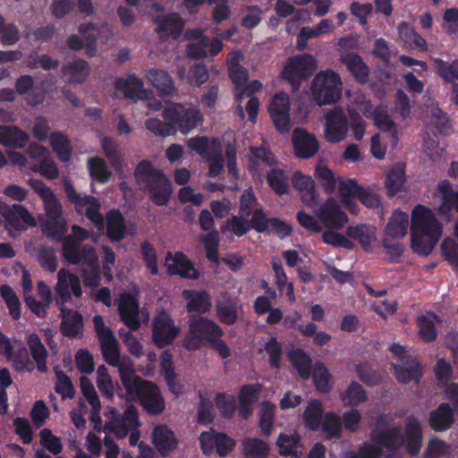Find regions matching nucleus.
I'll return each instance as SVG.
<instances>
[{
  "mask_svg": "<svg viewBox=\"0 0 458 458\" xmlns=\"http://www.w3.org/2000/svg\"><path fill=\"white\" fill-rule=\"evenodd\" d=\"M422 435L420 421L413 417L406 420L405 435L400 436V429L394 427L373 433L370 441L364 443L360 449L361 458H377L386 454L387 458H396L394 453L398 447L405 445L411 454H417L421 447Z\"/></svg>",
  "mask_w": 458,
  "mask_h": 458,
  "instance_id": "obj_1",
  "label": "nucleus"
},
{
  "mask_svg": "<svg viewBox=\"0 0 458 458\" xmlns=\"http://www.w3.org/2000/svg\"><path fill=\"white\" fill-rule=\"evenodd\" d=\"M443 233V226L428 207L417 205L411 216V247L419 255L432 252Z\"/></svg>",
  "mask_w": 458,
  "mask_h": 458,
  "instance_id": "obj_2",
  "label": "nucleus"
},
{
  "mask_svg": "<svg viewBox=\"0 0 458 458\" xmlns=\"http://www.w3.org/2000/svg\"><path fill=\"white\" fill-rule=\"evenodd\" d=\"M93 323L105 360L118 369L123 387L131 389L135 373L132 361L127 356L121 357L118 342L100 315L94 316Z\"/></svg>",
  "mask_w": 458,
  "mask_h": 458,
  "instance_id": "obj_3",
  "label": "nucleus"
},
{
  "mask_svg": "<svg viewBox=\"0 0 458 458\" xmlns=\"http://www.w3.org/2000/svg\"><path fill=\"white\" fill-rule=\"evenodd\" d=\"M316 216L327 230L322 234L323 242L335 247H351L350 241L337 231L348 223V217L341 209L337 201L329 198L316 211Z\"/></svg>",
  "mask_w": 458,
  "mask_h": 458,
  "instance_id": "obj_4",
  "label": "nucleus"
},
{
  "mask_svg": "<svg viewBox=\"0 0 458 458\" xmlns=\"http://www.w3.org/2000/svg\"><path fill=\"white\" fill-rule=\"evenodd\" d=\"M63 255L71 264H81L86 286L96 287L100 281L99 262L96 250L90 246L81 249L72 236H67L63 243Z\"/></svg>",
  "mask_w": 458,
  "mask_h": 458,
  "instance_id": "obj_5",
  "label": "nucleus"
},
{
  "mask_svg": "<svg viewBox=\"0 0 458 458\" xmlns=\"http://www.w3.org/2000/svg\"><path fill=\"white\" fill-rule=\"evenodd\" d=\"M29 183L44 203L47 216V221L42 225L44 233L50 236L61 237L65 232L67 223L62 216L63 208L59 199L42 181L30 179Z\"/></svg>",
  "mask_w": 458,
  "mask_h": 458,
  "instance_id": "obj_6",
  "label": "nucleus"
},
{
  "mask_svg": "<svg viewBox=\"0 0 458 458\" xmlns=\"http://www.w3.org/2000/svg\"><path fill=\"white\" fill-rule=\"evenodd\" d=\"M135 177L157 205L167 204L172 194V185L163 173L154 168L149 162L142 161L135 170Z\"/></svg>",
  "mask_w": 458,
  "mask_h": 458,
  "instance_id": "obj_7",
  "label": "nucleus"
},
{
  "mask_svg": "<svg viewBox=\"0 0 458 458\" xmlns=\"http://www.w3.org/2000/svg\"><path fill=\"white\" fill-rule=\"evenodd\" d=\"M342 92V79L332 70L319 72L312 80L310 89V98L320 106L338 102Z\"/></svg>",
  "mask_w": 458,
  "mask_h": 458,
  "instance_id": "obj_8",
  "label": "nucleus"
},
{
  "mask_svg": "<svg viewBox=\"0 0 458 458\" xmlns=\"http://www.w3.org/2000/svg\"><path fill=\"white\" fill-rule=\"evenodd\" d=\"M105 418V429L114 433L118 438H123L131 432L130 445H136L140 444V434L138 430L140 422L137 411L132 406L128 407L123 416L119 414L116 409L107 408Z\"/></svg>",
  "mask_w": 458,
  "mask_h": 458,
  "instance_id": "obj_9",
  "label": "nucleus"
},
{
  "mask_svg": "<svg viewBox=\"0 0 458 458\" xmlns=\"http://www.w3.org/2000/svg\"><path fill=\"white\" fill-rule=\"evenodd\" d=\"M163 118L172 123L174 133L180 131L183 134L190 133L203 121L198 106L192 104H173L164 110Z\"/></svg>",
  "mask_w": 458,
  "mask_h": 458,
  "instance_id": "obj_10",
  "label": "nucleus"
},
{
  "mask_svg": "<svg viewBox=\"0 0 458 458\" xmlns=\"http://www.w3.org/2000/svg\"><path fill=\"white\" fill-rule=\"evenodd\" d=\"M116 302L121 320L131 330H138L142 323L148 321V310L140 307L138 290L132 289L121 293Z\"/></svg>",
  "mask_w": 458,
  "mask_h": 458,
  "instance_id": "obj_11",
  "label": "nucleus"
},
{
  "mask_svg": "<svg viewBox=\"0 0 458 458\" xmlns=\"http://www.w3.org/2000/svg\"><path fill=\"white\" fill-rule=\"evenodd\" d=\"M133 377L134 380H132L131 389L124 387L127 393V400L139 399L148 413H161L165 409V402L158 388L155 385L140 379L135 373H133Z\"/></svg>",
  "mask_w": 458,
  "mask_h": 458,
  "instance_id": "obj_12",
  "label": "nucleus"
},
{
  "mask_svg": "<svg viewBox=\"0 0 458 458\" xmlns=\"http://www.w3.org/2000/svg\"><path fill=\"white\" fill-rule=\"evenodd\" d=\"M64 187L68 199L72 202L79 213H85L88 219L96 226L97 229L103 231L105 222L103 216L99 212L100 203L98 200L87 195L78 194L72 184L66 179L64 180Z\"/></svg>",
  "mask_w": 458,
  "mask_h": 458,
  "instance_id": "obj_13",
  "label": "nucleus"
},
{
  "mask_svg": "<svg viewBox=\"0 0 458 458\" xmlns=\"http://www.w3.org/2000/svg\"><path fill=\"white\" fill-rule=\"evenodd\" d=\"M360 112L367 117L373 120L375 126L385 133H389L391 141H398V129L395 123L388 114V108L385 105L374 106L370 101L366 100L364 97L357 103Z\"/></svg>",
  "mask_w": 458,
  "mask_h": 458,
  "instance_id": "obj_14",
  "label": "nucleus"
},
{
  "mask_svg": "<svg viewBox=\"0 0 458 458\" xmlns=\"http://www.w3.org/2000/svg\"><path fill=\"white\" fill-rule=\"evenodd\" d=\"M349 119L344 109L334 107L324 114L323 137L331 144L344 141L348 137Z\"/></svg>",
  "mask_w": 458,
  "mask_h": 458,
  "instance_id": "obj_15",
  "label": "nucleus"
},
{
  "mask_svg": "<svg viewBox=\"0 0 458 458\" xmlns=\"http://www.w3.org/2000/svg\"><path fill=\"white\" fill-rule=\"evenodd\" d=\"M0 214L4 218V228L12 237H15L17 233L25 230L28 226L37 225L36 218L21 205L9 206L0 200Z\"/></svg>",
  "mask_w": 458,
  "mask_h": 458,
  "instance_id": "obj_16",
  "label": "nucleus"
},
{
  "mask_svg": "<svg viewBox=\"0 0 458 458\" xmlns=\"http://www.w3.org/2000/svg\"><path fill=\"white\" fill-rule=\"evenodd\" d=\"M180 333V326L175 324L167 311L159 310L154 316L152 320V340L157 347L164 348L172 344Z\"/></svg>",
  "mask_w": 458,
  "mask_h": 458,
  "instance_id": "obj_17",
  "label": "nucleus"
},
{
  "mask_svg": "<svg viewBox=\"0 0 458 458\" xmlns=\"http://www.w3.org/2000/svg\"><path fill=\"white\" fill-rule=\"evenodd\" d=\"M317 69L316 59L310 55L292 57L282 72V77L289 81L294 91L300 88V81L310 76Z\"/></svg>",
  "mask_w": 458,
  "mask_h": 458,
  "instance_id": "obj_18",
  "label": "nucleus"
},
{
  "mask_svg": "<svg viewBox=\"0 0 458 458\" xmlns=\"http://www.w3.org/2000/svg\"><path fill=\"white\" fill-rule=\"evenodd\" d=\"M390 350L402 362V365H394L398 380L403 383H418L422 376V369L417 360L408 355L406 348L398 344H392Z\"/></svg>",
  "mask_w": 458,
  "mask_h": 458,
  "instance_id": "obj_19",
  "label": "nucleus"
},
{
  "mask_svg": "<svg viewBox=\"0 0 458 458\" xmlns=\"http://www.w3.org/2000/svg\"><path fill=\"white\" fill-rule=\"evenodd\" d=\"M290 98L284 92L275 94L267 106L270 117L281 133L290 131Z\"/></svg>",
  "mask_w": 458,
  "mask_h": 458,
  "instance_id": "obj_20",
  "label": "nucleus"
},
{
  "mask_svg": "<svg viewBox=\"0 0 458 458\" xmlns=\"http://www.w3.org/2000/svg\"><path fill=\"white\" fill-rule=\"evenodd\" d=\"M0 352L19 369H28L31 365L27 349L22 343L14 340L13 343L2 332H0Z\"/></svg>",
  "mask_w": 458,
  "mask_h": 458,
  "instance_id": "obj_21",
  "label": "nucleus"
},
{
  "mask_svg": "<svg viewBox=\"0 0 458 458\" xmlns=\"http://www.w3.org/2000/svg\"><path fill=\"white\" fill-rule=\"evenodd\" d=\"M55 290L57 294L56 302L62 304L71 300V293L77 298L82 294L80 278L65 269L59 270Z\"/></svg>",
  "mask_w": 458,
  "mask_h": 458,
  "instance_id": "obj_22",
  "label": "nucleus"
},
{
  "mask_svg": "<svg viewBox=\"0 0 458 458\" xmlns=\"http://www.w3.org/2000/svg\"><path fill=\"white\" fill-rule=\"evenodd\" d=\"M242 58L243 56L241 52H232L227 56L229 76L235 86V95L239 101L245 95V88L248 81L247 71L241 65Z\"/></svg>",
  "mask_w": 458,
  "mask_h": 458,
  "instance_id": "obj_23",
  "label": "nucleus"
},
{
  "mask_svg": "<svg viewBox=\"0 0 458 458\" xmlns=\"http://www.w3.org/2000/svg\"><path fill=\"white\" fill-rule=\"evenodd\" d=\"M165 267L170 275L184 278L197 279L199 272L191 261L182 252H168L165 259Z\"/></svg>",
  "mask_w": 458,
  "mask_h": 458,
  "instance_id": "obj_24",
  "label": "nucleus"
},
{
  "mask_svg": "<svg viewBox=\"0 0 458 458\" xmlns=\"http://www.w3.org/2000/svg\"><path fill=\"white\" fill-rule=\"evenodd\" d=\"M292 183L294 189L301 193V200L304 206L314 208L318 203L319 195L310 175L296 171L292 176Z\"/></svg>",
  "mask_w": 458,
  "mask_h": 458,
  "instance_id": "obj_25",
  "label": "nucleus"
},
{
  "mask_svg": "<svg viewBox=\"0 0 458 458\" xmlns=\"http://www.w3.org/2000/svg\"><path fill=\"white\" fill-rule=\"evenodd\" d=\"M114 89L117 93L131 99L148 100L152 94L150 90L144 89L141 80L134 75L117 78L114 81Z\"/></svg>",
  "mask_w": 458,
  "mask_h": 458,
  "instance_id": "obj_26",
  "label": "nucleus"
},
{
  "mask_svg": "<svg viewBox=\"0 0 458 458\" xmlns=\"http://www.w3.org/2000/svg\"><path fill=\"white\" fill-rule=\"evenodd\" d=\"M293 145L295 155L305 159L315 156L320 146L317 137L303 129L294 130Z\"/></svg>",
  "mask_w": 458,
  "mask_h": 458,
  "instance_id": "obj_27",
  "label": "nucleus"
},
{
  "mask_svg": "<svg viewBox=\"0 0 458 458\" xmlns=\"http://www.w3.org/2000/svg\"><path fill=\"white\" fill-rule=\"evenodd\" d=\"M337 188L341 201L344 207L351 213L357 214L359 205L356 199H358L362 187L354 179L342 177L337 184Z\"/></svg>",
  "mask_w": 458,
  "mask_h": 458,
  "instance_id": "obj_28",
  "label": "nucleus"
},
{
  "mask_svg": "<svg viewBox=\"0 0 458 458\" xmlns=\"http://www.w3.org/2000/svg\"><path fill=\"white\" fill-rule=\"evenodd\" d=\"M79 30L85 37L86 52L90 56L97 53L96 33L103 43H106L113 37L112 29L108 25L96 28L92 23H85L80 26Z\"/></svg>",
  "mask_w": 458,
  "mask_h": 458,
  "instance_id": "obj_29",
  "label": "nucleus"
},
{
  "mask_svg": "<svg viewBox=\"0 0 458 458\" xmlns=\"http://www.w3.org/2000/svg\"><path fill=\"white\" fill-rule=\"evenodd\" d=\"M152 444L162 456H168L178 445L174 433L165 425H157L152 432Z\"/></svg>",
  "mask_w": 458,
  "mask_h": 458,
  "instance_id": "obj_30",
  "label": "nucleus"
},
{
  "mask_svg": "<svg viewBox=\"0 0 458 458\" xmlns=\"http://www.w3.org/2000/svg\"><path fill=\"white\" fill-rule=\"evenodd\" d=\"M276 445L280 455L290 458H301L303 454L300 436L296 431H285L279 434Z\"/></svg>",
  "mask_w": 458,
  "mask_h": 458,
  "instance_id": "obj_31",
  "label": "nucleus"
},
{
  "mask_svg": "<svg viewBox=\"0 0 458 458\" xmlns=\"http://www.w3.org/2000/svg\"><path fill=\"white\" fill-rule=\"evenodd\" d=\"M398 34L399 39L405 48L418 49L422 52L428 50V43L426 39L406 22L399 24Z\"/></svg>",
  "mask_w": 458,
  "mask_h": 458,
  "instance_id": "obj_32",
  "label": "nucleus"
},
{
  "mask_svg": "<svg viewBox=\"0 0 458 458\" xmlns=\"http://www.w3.org/2000/svg\"><path fill=\"white\" fill-rule=\"evenodd\" d=\"M454 408H450L449 404L443 403L439 407L429 415V425L435 431L447 430L454 421Z\"/></svg>",
  "mask_w": 458,
  "mask_h": 458,
  "instance_id": "obj_33",
  "label": "nucleus"
},
{
  "mask_svg": "<svg viewBox=\"0 0 458 458\" xmlns=\"http://www.w3.org/2000/svg\"><path fill=\"white\" fill-rule=\"evenodd\" d=\"M314 176L327 193H333L342 177L329 168L327 161L319 159L315 166Z\"/></svg>",
  "mask_w": 458,
  "mask_h": 458,
  "instance_id": "obj_34",
  "label": "nucleus"
},
{
  "mask_svg": "<svg viewBox=\"0 0 458 458\" xmlns=\"http://www.w3.org/2000/svg\"><path fill=\"white\" fill-rule=\"evenodd\" d=\"M182 295L187 301L186 307L189 312L205 313L211 307L210 297L206 291L184 290Z\"/></svg>",
  "mask_w": 458,
  "mask_h": 458,
  "instance_id": "obj_35",
  "label": "nucleus"
},
{
  "mask_svg": "<svg viewBox=\"0 0 458 458\" xmlns=\"http://www.w3.org/2000/svg\"><path fill=\"white\" fill-rule=\"evenodd\" d=\"M26 342L38 369L46 372L47 370V359L48 353L40 337L36 333H29Z\"/></svg>",
  "mask_w": 458,
  "mask_h": 458,
  "instance_id": "obj_36",
  "label": "nucleus"
},
{
  "mask_svg": "<svg viewBox=\"0 0 458 458\" xmlns=\"http://www.w3.org/2000/svg\"><path fill=\"white\" fill-rule=\"evenodd\" d=\"M437 195L443 202L438 208L439 213L449 219V212L452 208L458 211V192L453 191L447 181H442L437 186Z\"/></svg>",
  "mask_w": 458,
  "mask_h": 458,
  "instance_id": "obj_37",
  "label": "nucleus"
},
{
  "mask_svg": "<svg viewBox=\"0 0 458 458\" xmlns=\"http://www.w3.org/2000/svg\"><path fill=\"white\" fill-rule=\"evenodd\" d=\"M154 20L157 23V32L162 38L170 35L176 37L180 34L183 27V21L175 13L157 16Z\"/></svg>",
  "mask_w": 458,
  "mask_h": 458,
  "instance_id": "obj_38",
  "label": "nucleus"
},
{
  "mask_svg": "<svg viewBox=\"0 0 458 458\" xmlns=\"http://www.w3.org/2000/svg\"><path fill=\"white\" fill-rule=\"evenodd\" d=\"M217 316L221 321L233 324L238 318L237 302L227 293H222L216 301Z\"/></svg>",
  "mask_w": 458,
  "mask_h": 458,
  "instance_id": "obj_39",
  "label": "nucleus"
},
{
  "mask_svg": "<svg viewBox=\"0 0 458 458\" xmlns=\"http://www.w3.org/2000/svg\"><path fill=\"white\" fill-rule=\"evenodd\" d=\"M192 326L195 327V330L199 336L209 342L215 337L221 336L223 334L219 326L206 318L191 316L189 319V327L192 328Z\"/></svg>",
  "mask_w": 458,
  "mask_h": 458,
  "instance_id": "obj_40",
  "label": "nucleus"
},
{
  "mask_svg": "<svg viewBox=\"0 0 458 458\" xmlns=\"http://www.w3.org/2000/svg\"><path fill=\"white\" fill-rule=\"evenodd\" d=\"M347 234L349 237L358 240L360 245L367 250L377 244L376 230L372 226L364 225L349 226Z\"/></svg>",
  "mask_w": 458,
  "mask_h": 458,
  "instance_id": "obj_41",
  "label": "nucleus"
},
{
  "mask_svg": "<svg viewBox=\"0 0 458 458\" xmlns=\"http://www.w3.org/2000/svg\"><path fill=\"white\" fill-rule=\"evenodd\" d=\"M63 320L61 331L66 336H77L82 330V318L73 310H66L63 306L60 308Z\"/></svg>",
  "mask_w": 458,
  "mask_h": 458,
  "instance_id": "obj_42",
  "label": "nucleus"
},
{
  "mask_svg": "<svg viewBox=\"0 0 458 458\" xmlns=\"http://www.w3.org/2000/svg\"><path fill=\"white\" fill-rule=\"evenodd\" d=\"M406 180L405 168L403 164H396L386 174L385 182L389 196H394L403 190Z\"/></svg>",
  "mask_w": 458,
  "mask_h": 458,
  "instance_id": "obj_43",
  "label": "nucleus"
},
{
  "mask_svg": "<svg viewBox=\"0 0 458 458\" xmlns=\"http://www.w3.org/2000/svg\"><path fill=\"white\" fill-rule=\"evenodd\" d=\"M409 225V216L403 211L395 210L386 228L387 237L400 239L406 235Z\"/></svg>",
  "mask_w": 458,
  "mask_h": 458,
  "instance_id": "obj_44",
  "label": "nucleus"
},
{
  "mask_svg": "<svg viewBox=\"0 0 458 458\" xmlns=\"http://www.w3.org/2000/svg\"><path fill=\"white\" fill-rule=\"evenodd\" d=\"M29 136L16 127L0 125V143L5 147L23 148Z\"/></svg>",
  "mask_w": 458,
  "mask_h": 458,
  "instance_id": "obj_45",
  "label": "nucleus"
},
{
  "mask_svg": "<svg viewBox=\"0 0 458 458\" xmlns=\"http://www.w3.org/2000/svg\"><path fill=\"white\" fill-rule=\"evenodd\" d=\"M440 323L434 313H427L418 317L417 325L420 337L426 342H431L437 337V326Z\"/></svg>",
  "mask_w": 458,
  "mask_h": 458,
  "instance_id": "obj_46",
  "label": "nucleus"
},
{
  "mask_svg": "<svg viewBox=\"0 0 458 458\" xmlns=\"http://www.w3.org/2000/svg\"><path fill=\"white\" fill-rule=\"evenodd\" d=\"M147 80L161 93L169 95L174 91V84L170 74L164 70L150 69L146 73Z\"/></svg>",
  "mask_w": 458,
  "mask_h": 458,
  "instance_id": "obj_47",
  "label": "nucleus"
},
{
  "mask_svg": "<svg viewBox=\"0 0 458 458\" xmlns=\"http://www.w3.org/2000/svg\"><path fill=\"white\" fill-rule=\"evenodd\" d=\"M189 148L198 154L208 157L211 153L219 154L222 152V146L218 139L214 138L208 141L207 137H194L188 140Z\"/></svg>",
  "mask_w": 458,
  "mask_h": 458,
  "instance_id": "obj_48",
  "label": "nucleus"
},
{
  "mask_svg": "<svg viewBox=\"0 0 458 458\" xmlns=\"http://www.w3.org/2000/svg\"><path fill=\"white\" fill-rule=\"evenodd\" d=\"M49 144L59 160L69 162L72 157V148L66 135L59 131H54L49 135Z\"/></svg>",
  "mask_w": 458,
  "mask_h": 458,
  "instance_id": "obj_49",
  "label": "nucleus"
},
{
  "mask_svg": "<svg viewBox=\"0 0 458 458\" xmlns=\"http://www.w3.org/2000/svg\"><path fill=\"white\" fill-rule=\"evenodd\" d=\"M106 234L111 241L117 242L125 235L124 219L120 211L114 209L109 211L106 216Z\"/></svg>",
  "mask_w": 458,
  "mask_h": 458,
  "instance_id": "obj_50",
  "label": "nucleus"
},
{
  "mask_svg": "<svg viewBox=\"0 0 458 458\" xmlns=\"http://www.w3.org/2000/svg\"><path fill=\"white\" fill-rule=\"evenodd\" d=\"M259 392L260 386L258 384L247 385L241 389L239 414L242 418L246 419L251 413V405L258 400Z\"/></svg>",
  "mask_w": 458,
  "mask_h": 458,
  "instance_id": "obj_51",
  "label": "nucleus"
},
{
  "mask_svg": "<svg viewBox=\"0 0 458 458\" xmlns=\"http://www.w3.org/2000/svg\"><path fill=\"white\" fill-rule=\"evenodd\" d=\"M177 76L179 80L185 83L200 85L208 81V72L205 65L196 64L191 66L188 72L182 66L178 67Z\"/></svg>",
  "mask_w": 458,
  "mask_h": 458,
  "instance_id": "obj_52",
  "label": "nucleus"
},
{
  "mask_svg": "<svg viewBox=\"0 0 458 458\" xmlns=\"http://www.w3.org/2000/svg\"><path fill=\"white\" fill-rule=\"evenodd\" d=\"M341 61L347 66L356 81L360 83L368 81L369 69L360 56L355 54H347L341 57Z\"/></svg>",
  "mask_w": 458,
  "mask_h": 458,
  "instance_id": "obj_53",
  "label": "nucleus"
},
{
  "mask_svg": "<svg viewBox=\"0 0 458 458\" xmlns=\"http://www.w3.org/2000/svg\"><path fill=\"white\" fill-rule=\"evenodd\" d=\"M87 168L91 179L100 183H106L112 175L106 161L100 157H91L87 161Z\"/></svg>",
  "mask_w": 458,
  "mask_h": 458,
  "instance_id": "obj_54",
  "label": "nucleus"
},
{
  "mask_svg": "<svg viewBox=\"0 0 458 458\" xmlns=\"http://www.w3.org/2000/svg\"><path fill=\"white\" fill-rule=\"evenodd\" d=\"M242 453L247 458H265L269 454V445L259 438H246L242 442Z\"/></svg>",
  "mask_w": 458,
  "mask_h": 458,
  "instance_id": "obj_55",
  "label": "nucleus"
},
{
  "mask_svg": "<svg viewBox=\"0 0 458 458\" xmlns=\"http://www.w3.org/2000/svg\"><path fill=\"white\" fill-rule=\"evenodd\" d=\"M389 133L378 132L374 134L370 140V152L377 159H383L389 148H394L398 141L393 143Z\"/></svg>",
  "mask_w": 458,
  "mask_h": 458,
  "instance_id": "obj_56",
  "label": "nucleus"
},
{
  "mask_svg": "<svg viewBox=\"0 0 458 458\" xmlns=\"http://www.w3.org/2000/svg\"><path fill=\"white\" fill-rule=\"evenodd\" d=\"M323 407L318 400H310L304 411L303 420L308 428L317 430L321 427Z\"/></svg>",
  "mask_w": 458,
  "mask_h": 458,
  "instance_id": "obj_57",
  "label": "nucleus"
},
{
  "mask_svg": "<svg viewBox=\"0 0 458 458\" xmlns=\"http://www.w3.org/2000/svg\"><path fill=\"white\" fill-rule=\"evenodd\" d=\"M96 381L100 393L109 400L113 399L115 389L119 386L117 383L113 381L108 369L105 366L102 365L98 368Z\"/></svg>",
  "mask_w": 458,
  "mask_h": 458,
  "instance_id": "obj_58",
  "label": "nucleus"
},
{
  "mask_svg": "<svg viewBox=\"0 0 458 458\" xmlns=\"http://www.w3.org/2000/svg\"><path fill=\"white\" fill-rule=\"evenodd\" d=\"M340 398L344 405L357 406L367 400V394L360 384L352 382L341 392Z\"/></svg>",
  "mask_w": 458,
  "mask_h": 458,
  "instance_id": "obj_59",
  "label": "nucleus"
},
{
  "mask_svg": "<svg viewBox=\"0 0 458 458\" xmlns=\"http://www.w3.org/2000/svg\"><path fill=\"white\" fill-rule=\"evenodd\" d=\"M288 357L299 375L304 379L309 378L311 363L309 355L301 349H294L289 352Z\"/></svg>",
  "mask_w": 458,
  "mask_h": 458,
  "instance_id": "obj_60",
  "label": "nucleus"
},
{
  "mask_svg": "<svg viewBox=\"0 0 458 458\" xmlns=\"http://www.w3.org/2000/svg\"><path fill=\"white\" fill-rule=\"evenodd\" d=\"M267 180L276 193L282 195L288 191V177L282 168H271L267 172Z\"/></svg>",
  "mask_w": 458,
  "mask_h": 458,
  "instance_id": "obj_61",
  "label": "nucleus"
},
{
  "mask_svg": "<svg viewBox=\"0 0 458 458\" xmlns=\"http://www.w3.org/2000/svg\"><path fill=\"white\" fill-rule=\"evenodd\" d=\"M89 74V67L85 61L78 60L67 65L64 75L71 83H81Z\"/></svg>",
  "mask_w": 458,
  "mask_h": 458,
  "instance_id": "obj_62",
  "label": "nucleus"
},
{
  "mask_svg": "<svg viewBox=\"0 0 458 458\" xmlns=\"http://www.w3.org/2000/svg\"><path fill=\"white\" fill-rule=\"evenodd\" d=\"M187 38L189 39H199V43L205 48H208V55H216L223 48V43L217 38L212 39L204 36L203 31L199 30H192L187 32Z\"/></svg>",
  "mask_w": 458,
  "mask_h": 458,
  "instance_id": "obj_63",
  "label": "nucleus"
},
{
  "mask_svg": "<svg viewBox=\"0 0 458 458\" xmlns=\"http://www.w3.org/2000/svg\"><path fill=\"white\" fill-rule=\"evenodd\" d=\"M433 65L437 72L446 81H458V60L450 64L439 58H432Z\"/></svg>",
  "mask_w": 458,
  "mask_h": 458,
  "instance_id": "obj_64",
  "label": "nucleus"
}]
</instances>
